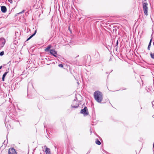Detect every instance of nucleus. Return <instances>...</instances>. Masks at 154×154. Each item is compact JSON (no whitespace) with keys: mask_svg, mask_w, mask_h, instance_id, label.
<instances>
[{"mask_svg":"<svg viewBox=\"0 0 154 154\" xmlns=\"http://www.w3.org/2000/svg\"><path fill=\"white\" fill-rule=\"evenodd\" d=\"M51 45H49L45 49V51L46 52H48V51L49 52L50 51V49L51 48Z\"/></svg>","mask_w":154,"mask_h":154,"instance_id":"9","label":"nucleus"},{"mask_svg":"<svg viewBox=\"0 0 154 154\" xmlns=\"http://www.w3.org/2000/svg\"><path fill=\"white\" fill-rule=\"evenodd\" d=\"M42 148L45 149V152L46 154H51L50 149L48 148L46 146L42 147Z\"/></svg>","mask_w":154,"mask_h":154,"instance_id":"6","label":"nucleus"},{"mask_svg":"<svg viewBox=\"0 0 154 154\" xmlns=\"http://www.w3.org/2000/svg\"><path fill=\"white\" fill-rule=\"evenodd\" d=\"M2 66H0V70L2 68Z\"/></svg>","mask_w":154,"mask_h":154,"instance_id":"20","label":"nucleus"},{"mask_svg":"<svg viewBox=\"0 0 154 154\" xmlns=\"http://www.w3.org/2000/svg\"><path fill=\"white\" fill-rule=\"evenodd\" d=\"M8 154H17V153L14 148H10L8 150Z\"/></svg>","mask_w":154,"mask_h":154,"instance_id":"5","label":"nucleus"},{"mask_svg":"<svg viewBox=\"0 0 154 154\" xmlns=\"http://www.w3.org/2000/svg\"><path fill=\"white\" fill-rule=\"evenodd\" d=\"M8 2L11 3H12L13 2V1L12 0H8Z\"/></svg>","mask_w":154,"mask_h":154,"instance_id":"17","label":"nucleus"},{"mask_svg":"<svg viewBox=\"0 0 154 154\" xmlns=\"http://www.w3.org/2000/svg\"><path fill=\"white\" fill-rule=\"evenodd\" d=\"M95 143L96 144L98 145H100L101 144V142L99 140H96V141L95 142Z\"/></svg>","mask_w":154,"mask_h":154,"instance_id":"13","label":"nucleus"},{"mask_svg":"<svg viewBox=\"0 0 154 154\" xmlns=\"http://www.w3.org/2000/svg\"><path fill=\"white\" fill-rule=\"evenodd\" d=\"M150 56L152 58L154 59V53L151 54Z\"/></svg>","mask_w":154,"mask_h":154,"instance_id":"14","label":"nucleus"},{"mask_svg":"<svg viewBox=\"0 0 154 154\" xmlns=\"http://www.w3.org/2000/svg\"><path fill=\"white\" fill-rule=\"evenodd\" d=\"M152 105L154 106V101L152 102Z\"/></svg>","mask_w":154,"mask_h":154,"instance_id":"19","label":"nucleus"},{"mask_svg":"<svg viewBox=\"0 0 154 154\" xmlns=\"http://www.w3.org/2000/svg\"><path fill=\"white\" fill-rule=\"evenodd\" d=\"M148 4L146 3H143V10L144 12V13L146 15H148L147 11H148Z\"/></svg>","mask_w":154,"mask_h":154,"instance_id":"2","label":"nucleus"},{"mask_svg":"<svg viewBox=\"0 0 154 154\" xmlns=\"http://www.w3.org/2000/svg\"><path fill=\"white\" fill-rule=\"evenodd\" d=\"M1 10L2 11L3 13L6 12L7 11V8L6 7L4 6H1Z\"/></svg>","mask_w":154,"mask_h":154,"instance_id":"8","label":"nucleus"},{"mask_svg":"<svg viewBox=\"0 0 154 154\" xmlns=\"http://www.w3.org/2000/svg\"><path fill=\"white\" fill-rule=\"evenodd\" d=\"M69 31L71 32V30H70V29L69 27Z\"/></svg>","mask_w":154,"mask_h":154,"instance_id":"21","label":"nucleus"},{"mask_svg":"<svg viewBox=\"0 0 154 154\" xmlns=\"http://www.w3.org/2000/svg\"><path fill=\"white\" fill-rule=\"evenodd\" d=\"M59 66L61 68H63V66L62 64H60L59 65Z\"/></svg>","mask_w":154,"mask_h":154,"instance_id":"16","label":"nucleus"},{"mask_svg":"<svg viewBox=\"0 0 154 154\" xmlns=\"http://www.w3.org/2000/svg\"><path fill=\"white\" fill-rule=\"evenodd\" d=\"M73 108H77L78 107L77 106H72Z\"/></svg>","mask_w":154,"mask_h":154,"instance_id":"18","label":"nucleus"},{"mask_svg":"<svg viewBox=\"0 0 154 154\" xmlns=\"http://www.w3.org/2000/svg\"><path fill=\"white\" fill-rule=\"evenodd\" d=\"M152 41V39H150V40L149 44V45H148V50H150V45H151V43Z\"/></svg>","mask_w":154,"mask_h":154,"instance_id":"12","label":"nucleus"},{"mask_svg":"<svg viewBox=\"0 0 154 154\" xmlns=\"http://www.w3.org/2000/svg\"><path fill=\"white\" fill-rule=\"evenodd\" d=\"M153 148L154 149V143H153Z\"/></svg>","mask_w":154,"mask_h":154,"instance_id":"22","label":"nucleus"},{"mask_svg":"<svg viewBox=\"0 0 154 154\" xmlns=\"http://www.w3.org/2000/svg\"><path fill=\"white\" fill-rule=\"evenodd\" d=\"M81 113L85 115H88V113L87 108L85 107L84 109H82L81 111Z\"/></svg>","mask_w":154,"mask_h":154,"instance_id":"3","label":"nucleus"},{"mask_svg":"<svg viewBox=\"0 0 154 154\" xmlns=\"http://www.w3.org/2000/svg\"><path fill=\"white\" fill-rule=\"evenodd\" d=\"M36 33V30H35V31L34 33L31 36H30L26 40L27 41L29 40Z\"/></svg>","mask_w":154,"mask_h":154,"instance_id":"10","label":"nucleus"},{"mask_svg":"<svg viewBox=\"0 0 154 154\" xmlns=\"http://www.w3.org/2000/svg\"><path fill=\"white\" fill-rule=\"evenodd\" d=\"M4 51H3L0 53V55L1 56H2L4 55Z\"/></svg>","mask_w":154,"mask_h":154,"instance_id":"15","label":"nucleus"},{"mask_svg":"<svg viewBox=\"0 0 154 154\" xmlns=\"http://www.w3.org/2000/svg\"><path fill=\"white\" fill-rule=\"evenodd\" d=\"M94 96L95 100L98 102L101 103L103 98V94L99 91H95L94 94Z\"/></svg>","mask_w":154,"mask_h":154,"instance_id":"1","label":"nucleus"},{"mask_svg":"<svg viewBox=\"0 0 154 154\" xmlns=\"http://www.w3.org/2000/svg\"><path fill=\"white\" fill-rule=\"evenodd\" d=\"M22 12H20V14L21 13H22Z\"/></svg>","mask_w":154,"mask_h":154,"instance_id":"23","label":"nucleus"},{"mask_svg":"<svg viewBox=\"0 0 154 154\" xmlns=\"http://www.w3.org/2000/svg\"><path fill=\"white\" fill-rule=\"evenodd\" d=\"M144 1H146V0H144Z\"/></svg>","mask_w":154,"mask_h":154,"instance_id":"24","label":"nucleus"},{"mask_svg":"<svg viewBox=\"0 0 154 154\" xmlns=\"http://www.w3.org/2000/svg\"><path fill=\"white\" fill-rule=\"evenodd\" d=\"M49 52L51 54H52L55 57L57 56L56 55V54H57V52L55 51L54 50H50Z\"/></svg>","mask_w":154,"mask_h":154,"instance_id":"7","label":"nucleus"},{"mask_svg":"<svg viewBox=\"0 0 154 154\" xmlns=\"http://www.w3.org/2000/svg\"><path fill=\"white\" fill-rule=\"evenodd\" d=\"M8 72H5L3 75L2 78V80L3 81H5L4 79L5 78Z\"/></svg>","mask_w":154,"mask_h":154,"instance_id":"11","label":"nucleus"},{"mask_svg":"<svg viewBox=\"0 0 154 154\" xmlns=\"http://www.w3.org/2000/svg\"><path fill=\"white\" fill-rule=\"evenodd\" d=\"M5 43V39L3 38H0V49L4 46Z\"/></svg>","mask_w":154,"mask_h":154,"instance_id":"4","label":"nucleus"}]
</instances>
